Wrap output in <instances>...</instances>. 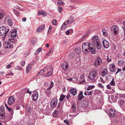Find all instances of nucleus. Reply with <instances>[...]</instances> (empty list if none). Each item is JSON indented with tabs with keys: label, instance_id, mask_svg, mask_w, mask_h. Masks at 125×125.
<instances>
[{
	"label": "nucleus",
	"instance_id": "nucleus-1",
	"mask_svg": "<svg viewBox=\"0 0 125 125\" xmlns=\"http://www.w3.org/2000/svg\"><path fill=\"white\" fill-rule=\"evenodd\" d=\"M92 42L96 46L98 50H100L101 48V45L100 44L98 37L97 36H94L92 38Z\"/></svg>",
	"mask_w": 125,
	"mask_h": 125
},
{
	"label": "nucleus",
	"instance_id": "nucleus-2",
	"mask_svg": "<svg viewBox=\"0 0 125 125\" xmlns=\"http://www.w3.org/2000/svg\"><path fill=\"white\" fill-rule=\"evenodd\" d=\"M88 42H86L83 43L82 45V51L84 54H85L89 53V52L88 49L89 50Z\"/></svg>",
	"mask_w": 125,
	"mask_h": 125
},
{
	"label": "nucleus",
	"instance_id": "nucleus-3",
	"mask_svg": "<svg viewBox=\"0 0 125 125\" xmlns=\"http://www.w3.org/2000/svg\"><path fill=\"white\" fill-rule=\"evenodd\" d=\"M9 29H7V30L6 28L4 26H2L0 27V36L4 35L5 37L9 31Z\"/></svg>",
	"mask_w": 125,
	"mask_h": 125
},
{
	"label": "nucleus",
	"instance_id": "nucleus-4",
	"mask_svg": "<svg viewBox=\"0 0 125 125\" xmlns=\"http://www.w3.org/2000/svg\"><path fill=\"white\" fill-rule=\"evenodd\" d=\"M97 74L98 73L97 71H93L89 73V78L91 80H94L96 78Z\"/></svg>",
	"mask_w": 125,
	"mask_h": 125
},
{
	"label": "nucleus",
	"instance_id": "nucleus-5",
	"mask_svg": "<svg viewBox=\"0 0 125 125\" xmlns=\"http://www.w3.org/2000/svg\"><path fill=\"white\" fill-rule=\"evenodd\" d=\"M89 50L92 54H94L96 52V50L94 45L88 42Z\"/></svg>",
	"mask_w": 125,
	"mask_h": 125
},
{
	"label": "nucleus",
	"instance_id": "nucleus-6",
	"mask_svg": "<svg viewBox=\"0 0 125 125\" xmlns=\"http://www.w3.org/2000/svg\"><path fill=\"white\" fill-rule=\"evenodd\" d=\"M57 104V99L56 98H53L50 102V105L51 108H55Z\"/></svg>",
	"mask_w": 125,
	"mask_h": 125
},
{
	"label": "nucleus",
	"instance_id": "nucleus-7",
	"mask_svg": "<svg viewBox=\"0 0 125 125\" xmlns=\"http://www.w3.org/2000/svg\"><path fill=\"white\" fill-rule=\"evenodd\" d=\"M111 31L115 35L118 34L119 32L118 27L116 25L112 26L111 28Z\"/></svg>",
	"mask_w": 125,
	"mask_h": 125
},
{
	"label": "nucleus",
	"instance_id": "nucleus-8",
	"mask_svg": "<svg viewBox=\"0 0 125 125\" xmlns=\"http://www.w3.org/2000/svg\"><path fill=\"white\" fill-rule=\"evenodd\" d=\"M17 30L15 29L11 30L9 34V37H15L17 35Z\"/></svg>",
	"mask_w": 125,
	"mask_h": 125
},
{
	"label": "nucleus",
	"instance_id": "nucleus-9",
	"mask_svg": "<svg viewBox=\"0 0 125 125\" xmlns=\"http://www.w3.org/2000/svg\"><path fill=\"white\" fill-rule=\"evenodd\" d=\"M32 99L33 100L35 101H36L38 97V92L34 91L32 95Z\"/></svg>",
	"mask_w": 125,
	"mask_h": 125
},
{
	"label": "nucleus",
	"instance_id": "nucleus-10",
	"mask_svg": "<svg viewBox=\"0 0 125 125\" xmlns=\"http://www.w3.org/2000/svg\"><path fill=\"white\" fill-rule=\"evenodd\" d=\"M116 112L114 109H111L109 112V115L112 117H114L116 116Z\"/></svg>",
	"mask_w": 125,
	"mask_h": 125
},
{
	"label": "nucleus",
	"instance_id": "nucleus-11",
	"mask_svg": "<svg viewBox=\"0 0 125 125\" xmlns=\"http://www.w3.org/2000/svg\"><path fill=\"white\" fill-rule=\"evenodd\" d=\"M97 59L94 64V65L96 67H97L99 66L101 64L102 62L101 59L99 57L97 58Z\"/></svg>",
	"mask_w": 125,
	"mask_h": 125
},
{
	"label": "nucleus",
	"instance_id": "nucleus-12",
	"mask_svg": "<svg viewBox=\"0 0 125 125\" xmlns=\"http://www.w3.org/2000/svg\"><path fill=\"white\" fill-rule=\"evenodd\" d=\"M53 83L52 82H51L49 87L47 89V90H46L45 92V93L46 94L49 95H50L51 94V92L50 90V89L52 88V87L53 86Z\"/></svg>",
	"mask_w": 125,
	"mask_h": 125
},
{
	"label": "nucleus",
	"instance_id": "nucleus-13",
	"mask_svg": "<svg viewBox=\"0 0 125 125\" xmlns=\"http://www.w3.org/2000/svg\"><path fill=\"white\" fill-rule=\"evenodd\" d=\"M61 67L63 70H67L68 68V63L66 62H65L64 63H63L61 65Z\"/></svg>",
	"mask_w": 125,
	"mask_h": 125
},
{
	"label": "nucleus",
	"instance_id": "nucleus-14",
	"mask_svg": "<svg viewBox=\"0 0 125 125\" xmlns=\"http://www.w3.org/2000/svg\"><path fill=\"white\" fill-rule=\"evenodd\" d=\"M109 69L110 71L111 72H113L116 71L115 66L113 63L111 64L110 65Z\"/></svg>",
	"mask_w": 125,
	"mask_h": 125
},
{
	"label": "nucleus",
	"instance_id": "nucleus-15",
	"mask_svg": "<svg viewBox=\"0 0 125 125\" xmlns=\"http://www.w3.org/2000/svg\"><path fill=\"white\" fill-rule=\"evenodd\" d=\"M70 93L73 96L77 94V92L76 89L73 88L69 90Z\"/></svg>",
	"mask_w": 125,
	"mask_h": 125
},
{
	"label": "nucleus",
	"instance_id": "nucleus-16",
	"mask_svg": "<svg viewBox=\"0 0 125 125\" xmlns=\"http://www.w3.org/2000/svg\"><path fill=\"white\" fill-rule=\"evenodd\" d=\"M103 44L104 47L105 48H107L109 46L108 42L106 40H104L103 41Z\"/></svg>",
	"mask_w": 125,
	"mask_h": 125
},
{
	"label": "nucleus",
	"instance_id": "nucleus-17",
	"mask_svg": "<svg viewBox=\"0 0 125 125\" xmlns=\"http://www.w3.org/2000/svg\"><path fill=\"white\" fill-rule=\"evenodd\" d=\"M14 98L12 96L10 97L8 99V104L10 105H11L14 102Z\"/></svg>",
	"mask_w": 125,
	"mask_h": 125
},
{
	"label": "nucleus",
	"instance_id": "nucleus-18",
	"mask_svg": "<svg viewBox=\"0 0 125 125\" xmlns=\"http://www.w3.org/2000/svg\"><path fill=\"white\" fill-rule=\"evenodd\" d=\"M4 46H5L6 48H12L13 47V45L11 43L7 42L5 44Z\"/></svg>",
	"mask_w": 125,
	"mask_h": 125
},
{
	"label": "nucleus",
	"instance_id": "nucleus-19",
	"mask_svg": "<svg viewBox=\"0 0 125 125\" xmlns=\"http://www.w3.org/2000/svg\"><path fill=\"white\" fill-rule=\"evenodd\" d=\"M84 97V96L83 95V92L82 91H80L79 94H78V98L79 100H81Z\"/></svg>",
	"mask_w": 125,
	"mask_h": 125
},
{
	"label": "nucleus",
	"instance_id": "nucleus-20",
	"mask_svg": "<svg viewBox=\"0 0 125 125\" xmlns=\"http://www.w3.org/2000/svg\"><path fill=\"white\" fill-rule=\"evenodd\" d=\"M45 26L44 25L41 26L38 28L37 30V31L38 32H40L43 30Z\"/></svg>",
	"mask_w": 125,
	"mask_h": 125
},
{
	"label": "nucleus",
	"instance_id": "nucleus-21",
	"mask_svg": "<svg viewBox=\"0 0 125 125\" xmlns=\"http://www.w3.org/2000/svg\"><path fill=\"white\" fill-rule=\"evenodd\" d=\"M68 24L67 22H64L62 25L61 27V30H64L67 28V25Z\"/></svg>",
	"mask_w": 125,
	"mask_h": 125
},
{
	"label": "nucleus",
	"instance_id": "nucleus-22",
	"mask_svg": "<svg viewBox=\"0 0 125 125\" xmlns=\"http://www.w3.org/2000/svg\"><path fill=\"white\" fill-rule=\"evenodd\" d=\"M103 35L105 37H107L108 36V33L106 30L104 28H103L102 29Z\"/></svg>",
	"mask_w": 125,
	"mask_h": 125
},
{
	"label": "nucleus",
	"instance_id": "nucleus-23",
	"mask_svg": "<svg viewBox=\"0 0 125 125\" xmlns=\"http://www.w3.org/2000/svg\"><path fill=\"white\" fill-rule=\"evenodd\" d=\"M108 73V71L107 69L105 68H104L103 70L102 73V76H104Z\"/></svg>",
	"mask_w": 125,
	"mask_h": 125
},
{
	"label": "nucleus",
	"instance_id": "nucleus-24",
	"mask_svg": "<svg viewBox=\"0 0 125 125\" xmlns=\"http://www.w3.org/2000/svg\"><path fill=\"white\" fill-rule=\"evenodd\" d=\"M53 117H58L59 115L58 110H55L53 114Z\"/></svg>",
	"mask_w": 125,
	"mask_h": 125
},
{
	"label": "nucleus",
	"instance_id": "nucleus-25",
	"mask_svg": "<svg viewBox=\"0 0 125 125\" xmlns=\"http://www.w3.org/2000/svg\"><path fill=\"white\" fill-rule=\"evenodd\" d=\"M38 15H42L43 16H46L47 15V13L45 11H39L38 13Z\"/></svg>",
	"mask_w": 125,
	"mask_h": 125
},
{
	"label": "nucleus",
	"instance_id": "nucleus-26",
	"mask_svg": "<svg viewBox=\"0 0 125 125\" xmlns=\"http://www.w3.org/2000/svg\"><path fill=\"white\" fill-rule=\"evenodd\" d=\"M73 21V17H71L68 19L67 21H66V22H67L68 24V23L70 24L72 23Z\"/></svg>",
	"mask_w": 125,
	"mask_h": 125
},
{
	"label": "nucleus",
	"instance_id": "nucleus-27",
	"mask_svg": "<svg viewBox=\"0 0 125 125\" xmlns=\"http://www.w3.org/2000/svg\"><path fill=\"white\" fill-rule=\"evenodd\" d=\"M93 90L90 92L85 91L84 93V95L86 96L91 95L93 93Z\"/></svg>",
	"mask_w": 125,
	"mask_h": 125
},
{
	"label": "nucleus",
	"instance_id": "nucleus-28",
	"mask_svg": "<svg viewBox=\"0 0 125 125\" xmlns=\"http://www.w3.org/2000/svg\"><path fill=\"white\" fill-rule=\"evenodd\" d=\"M89 33V31H87L83 35V36L81 38L82 40H84L88 35Z\"/></svg>",
	"mask_w": 125,
	"mask_h": 125
},
{
	"label": "nucleus",
	"instance_id": "nucleus-29",
	"mask_svg": "<svg viewBox=\"0 0 125 125\" xmlns=\"http://www.w3.org/2000/svg\"><path fill=\"white\" fill-rule=\"evenodd\" d=\"M118 64L120 66H123L125 64V62L123 60H120L118 62Z\"/></svg>",
	"mask_w": 125,
	"mask_h": 125
},
{
	"label": "nucleus",
	"instance_id": "nucleus-30",
	"mask_svg": "<svg viewBox=\"0 0 125 125\" xmlns=\"http://www.w3.org/2000/svg\"><path fill=\"white\" fill-rule=\"evenodd\" d=\"M76 105L73 104H72L71 107V110L73 112H75L76 110Z\"/></svg>",
	"mask_w": 125,
	"mask_h": 125
},
{
	"label": "nucleus",
	"instance_id": "nucleus-31",
	"mask_svg": "<svg viewBox=\"0 0 125 125\" xmlns=\"http://www.w3.org/2000/svg\"><path fill=\"white\" fill-rule=\"evenodd\" d=\"M31 69V65L28 64L26 67V71L27 73H28Z\"/></svg>",
	"mask_w": 125,
	"mask_h": 125
},
{
	"label": "nucleus",
	"instance_id": "nucleus-32",
	"mask_svg": "<svg viewBox=\"0 0 125 125\" xmlns=\"http://www.w3.org/2000/svg\"><path fill=\"white\" fill-rule=\"evenodd\" d=\"M2 113H5L4 107L3 106L0 107V113L2 114Z\"/></svg>",
	"mask_w": 125,
	"mask_h": 125
},
{
	"label": "nucleus",
	"instance_id": "nucleus-33",
	"mask_svg": "<svg viewBox=\"0 0 125 125\" xmlns=\"http://www.w3.org/2000/svg\"><path fill=\"white\" fill-rule=\"evenodd\" d=\"M8 41L12 43H15L17 42V40L14 38L12 39H9L8 40Z\"/></svg>",
	"mask_w": 125,
	"mask_h": 125
},
{
	"label": "nucleus",
	"instance_id": "nucleus-34",
	"mask_svg": "<svg viewBox=\"0 0 125 125\" xmlns=\"http://www.w3.org/2000/svg\"><path fill=\"white\" fill-rule=\"evenodd\" d=\"M50 68L51 69H52V70H50V71H49V72H48V75H49V76L51 75L52 73L53 72V67L52 66H50Z\"/></svg>",
	"mask_w": 125,
	"mask_h": 125
},
{
	"label": "nucleus",
	"instance_id": "nucleus-35",
	"mask_svg": "<svg viewBox=\"0 0 125 125\" xmlns=\"http://www.w3.org/2000/svg\"><path fill=\"white\" fill-rule=\"evenodd\" d=\"M65 97V96L62 94L60 95V98L59 99V100L60 101H62Z\"/></svg>",
	"mask_w": 125,
	"mask_h": 125
},
{
	"label": "nucleus",
	"instance_id": "nucleus-36",
	"mask_svg": "<svg viewBox=\"0 0 125 125\" xmlns=\"http://www.w3.org/2000/svg\"><path fill=\"white\" fill-rule=\"evenodd\" d=\"M119 103L120 106H121L123 105L124 103V100L121 99L119 101Z\"/></svg>",
	"mask_w": 125,
	"mask_h": 125
},
{
	"label": "nucleus",
	"instance_id": "nucleus-37",
	"mask_svg": "<svg viewBox=\"0 0 125 125\" xmlns=\"http://www.w3.org/2000/svg\"><path fill=\"white\" fill-rule=\"evenodd\" d=\"M110 84L111 86H114L115 85V83L114 81V79L113 78L111 81L110 82Z\"/></svg>",
	"mask_w": 125,
	"mask_h": 125
},
{
	"label": "nucleus",
	"instance_id": "nucleus-38",
	"mask_svg": "<svg viewBox=\"0 0 125 125\" xmlns=\"http://www.w3.org/2000/svg\"><path fill=\"white\" fill-rule=\"evenodd\" d=\"M14 13L17 16H19L20 14L19 11L15 10H14Z\"/></svg>",
	"mask_w": 125,
	"mask_h": 125
},
{
	"label": "nucleus",
	"instance_id": "nucleus-39",
	"mask_svg": "<svg viewBox=\"0 0 125 125\" xmlns=\"http://www.w3.org/2000/svg\"><path fill=\"white\" fill-rule=\"evenodd\" d=\"M12 117V115L11 114H9L7 115V118L9 120H10L11 119Z\"/></svg>",
	"mask_w": 125,
	"mask_h": 125
},
{
	"label": "nucleus",
	"instance_id": "nucleus-40",
	"mask_svg": "<svg viewBox=\"0 0 125 125\" xmlns=\"http://www.w3.org/2000/svg\"><path fill=\"white\" fill-rule=\"evenodd\" d=\"M95 86L94 85H93L91 86H89L87 88V90H90L94 88L95 87Z\"/></svg>",
	"mask_w": 125,
	"mask_h": 125
},
{
	"label": "nucleus",
	"instance_id": "nucleus-41",
	"mask_svg": "<svg viewBox=\"0 0 125 125\" xmlns=\"http://www.w3.org/2000/svg\"><path fill=\"white\" fill-rule=\"evenodd\" d=\"M57 4L59 5H62L64 4V2L61 0H59L58 1L57 3Z\"/></svg>",
	"mask_w": 125,
	"mask_h": 125
},
{
	"label": "nucleus",
	"instance_id": "nucleus-42",
	"mask_svg": "<svg viewBox=\"0 0 125 125\" xmlns=\"http://www.w3.org/2000/svg\"><path fill=\"white\" fill-rule=\"evenodd\" d=\"M7 23H8L9 25L10 26H11L12 25V21L10 19H9L7 21Z\"/></svg>",
	"mask_w": 125,
	"mask_h": 125
},
{
	"label": "nucleus",
	"instance_id": "nucleus-43",
	"mask_svg": "<svg viewBox=\"0 0 125 125\" xmlns=\"http://www.w3.org/2000/svg\"><path fill=\"white\" fill-rule=\"evenodd\" d=\"M5 117V113L2 114L0 113V119H3Z\"/></svg>",
	"mask_w": 125,
	"mask_h": 125
},
{
	"label": "nucleus",
	"instance_id": "nucleus-44",
	"mask_svg": "<svg viewBox=\"0 0 125 125\" xmlns=\"http://www.w3.org/2000/svg\"><path fill=\"white\" fill-rule=\"evenodd\" d=\"M37 41V39L36 38H33L31 40V42L33 44H35Z\"/></svg>",
	"mask_w": 125,
	"mask_h": 125
},
{
	"label": "nucleus",
	"instance_id": "nucleus-45",
	"mask_svg": "<svg viewBox=\"0 0 125 125\" xmlns=\"http://www.w3.org/2000/svg\"><path fill=\"white\" fill-rule=\"evenodd\" d=\"M44 72L42 70H40L38 73L37 75L38 76H39V74L40 75H41L43 74Z\"/></svg>",
	"mask_w": 125,
	"mask_h": 125
},
{
	"label": "nucleus",
	"instance_id": "nucleus-46",
	"mask_svg": "<svg viewBox=\"0 0 125 125\" xmlns=\"http://www.w3.org/2000/svg\"><path fill=\"white\" fill-rule=\"evenodd\" d=\"M14 74V73L11 71L8 74H6V75L7 76L13 75Z\"/></svg>",
	"mask_w": 125,
	"mask_h": 125
},
{
	"label": "nucleus",
	"instance_id": "nucleus-47",
	"mask_svg": "<svg viewBox=\"0 0 125 125\" xmlns=\"http://www.w3.org/2000/svg\"><path fill=\"white\" fill-rule=\"evenodd\" d=\"M5 16L4 14L3 13H0V19H1Z\"/></svg>",
	"mask_w": 125,
	"mask_h": 125
},
{
	"label": "nucleus",
	"instance_id": "nucleus-48",
	"mask_svg": "<svg viewBox=\"0 0 125 125\" xmlns=\"http://www.w3.org/2000/svg\"><path fill=\"white\" fill-rule=\"evenodd\" d=\"M84 104L85 106L86 107L88 106V104H89L88 102L87 101H84Z\"/></svg>",
	"mask_w": 125,
	"mask_h": 125
},
{
	"label": "nucleus",
	"instance_id": "nucleus-49",
	"mask_svg": "<svg viewBox=\"0 0 125 125\" xmlns=\"http://www.w3.org/2000/svg\"><path fill=\"white\" fill-rule=\"evenodd\" d=\"M98 86L99 87H100V88H102L103 90H104V88L103 87V86L101 84L99 83H98Z\"/></svg>",
	"mask_w": 125,
	"mask_h": 125
},
{
	"label": "nucleus",
	"instance_id": "nucleus-50",
	"mask_svg": "<svg viewBox=\"0 0 125 125\" xmlns=\"http://www.w3.org/2000/svg\"><path fill=\"white\" fill-rule=\"evenodd\" d=\"M58 12L60 13L61 12L62 10V8L60 7H58Z\"/></svg>",
	"mask_w": 125,
	"mask_h": 125
},
{
	"label": "nucleus",
	"instance_id": "nucleus-51",
	"mask_svg": "<svg viewBox=\"0 0 125 125\" xmlns=\"http://www.w3.org/2000/svg\"><path fill=\"white\" fill-rule=\"evenodd\" d=\"M42 50V48L41 47H40L38 48V50L36 51V54H37L39 52L41 51Z\"/></svg>",
	"mask_w": 125,
	"mask_h": 125
},
{
	"label": "nucleus",
	"instance_id": "nucleus-52",
	"mask_svg": "<svg viewBox=\"0 0 125 125\" xmlns=\"http://www.w3.org/2000/svg\"><path fill=\"white\" fill-rule=\"evenodd\" d=\"M62 107H61L60 108H57V110L59 111L60 112H62Z\"/></svg>",
	"mask_w": 125,
	"mask_h": 125
},
{
	"label": "nucleus",
	"instance_id": "nucleus-53",
	"mask_svg": "<svg viewBox=\"0 0 125 125\" xmlns=\"http://www.w3.org/2000/svg\"><path fill=\"white\" fill-rule=\"evenodd\" d=\"M52 24L55 25L56 24V21L55 20H53L52 22Z\"/></svg>",
	"mask_w": 125,
	"mask_h": 125
},
{
	"label": "nucleus",
	"instance_id": "nucleus-54",
	"mask_svg": "<svg viewBox=\"0 0 125 125\" xmlns=\"http://www.w3.org/2000/svg\"><path fill=\"white\" fill-rule=\"evenodd\" d=\"M15 68L16 69L21 70L22 69V68L20 66H17L15 67Z\"/></svg>",
	"mask_w": 125,
	"mask_h": 125
},
{
	"label": "nucleus",
	"instance_id": "nucleus-55",
	"mask_svg": "<svg viewBox=\"0 0 125 125\" xmlns=\"http://www.w3.org/2000/svg\"><path fill=\"white\" fill-rule=\"evenodd\" d=\"M26 91H27V92H26V93H29L30 95H31L32 92L31 91H29V90L28 89H26Z\"/></svg>",
	"mask_w": 125,
	"mask_h": 125
},
{
	"label": "nucleus",
	"instance_id": "nucleus-56",
	"mask_svg": "<svg viewBox=\"0 0 125 125\" xmlns=\"http://www.w3.org/2000/svg\"><path fill=\"white\" fill-rule=\"evenodd\" d=\"M27 112H29V113L30 114L31 112V110L30 108L29 107H28L27 108Z\"/></svg>",
	"mask_w": 125,
	"mask_h": 125
},
{
	"label": "nucleus",
	"instance_id": "nucleus-57",
	"mask_svg": "<svg viewBox=\"0 0 125 125\" xmlns=\"http://www.w3.org/2000/svg\"><path fill=\"white\" fill-rule=\"evenodd\" d=\"M71 30H72L70 29V30H68L66 32V34L67 35H69L70 33V31Z\"/></svg>",
	"mask_w": 125,
	"mask_h": 125
},
{
	"label": "nucleus",
	"instance_id": "nucleus-58",
	"mask_svg": "<svg viewBox=\"0 0 125 125\" xmlns=\"http://www.w3.org/2000/svg\"><path fill=\"white\" fill-rule=\"evenodd\" d=\"M25 64V62L24 61H22L21 62V64L22 66L24 65Z\"/></svg>",
	"mask_w": 125,
	"mask_h": 125
},
{
	"label": "nucleus",
	"instance_id": "nucleus-59",
	"mask_svg": "<svg viewBox=\"0 0 125 125\" xmlns=\"http://www.w3.org/2000/svg\"><path fill=\"white\" fill-rule=\"evenodd\" d=\"M61 107H62V105L60 103H59L58 104L57 108H60Z\"/></svg>",
	"mask_w": 125,
	"mask_h": 125
},
{
	"label": "nucleus",
	"instance_id": "nucleus-60",
	"mask_svg": "<svg viewBox=\"0 0 125 125\" xmlns=\"http://www.w3.org/2000/svg\"><path fill=\"white\" fill-rule=\"evenodd\" d=\"M121 69H119L118 68H117V71L115 73V74H117L120 71H121Z\"/></svg>",
	"mask_w": 125,
	"mask_h": 125
},
{
	"label": "nucleus",
	"instance_id": "nucleus-61",
	"mask_svg": "<svg viewBox=\"0 0 125 125\" xmlns=\"http://www.w3.org/2000/svg\"><path fill=\"white\" fill-rule=\"evenodd\" d=\"M122 28L124 30L125 29V21L123 23V26H122Z\"/></svg>",
	"mask_w": 125,
	"mask_h": 125
},
{
	"label": "nucleus",
	"instance_id": "nucleus-62",
	"mask_svg": "<svg viewBox=\"0 0 125 125\" xmlns=\"http://www.w3.org/2000/svg\"><path fill=\"white\" fill-rule=\"evenodd\" d=\"M107 88L108 89H111V87L110 86V85L108 84L106 86Z\"/></svg>",
	"mask_w": 125,
	"mask_h": 125
},
{
	"label": "nucleus",
	"instance_id": "nucleus-63",
	"mask_svg": "<svg viewBox=\"0 0 125 125\" xmlns=\"http://www.w3.org/2000/svg\"><path fill=\"white\" fill-rule=\"evenodd\" d=\"M111 59L109 58L108 57V56L107 57V62H109L110 61H111Z\"/></svg>",
	"mask_w": 125,
	"mask_h": 125
},
{
	"label": "nucleus",
	"instance_id": "nucleus-64",
	"mask_svg": "<svg viewBox=\"0 0 125 125\" xmlns=\"http://www.w3.org/2000/svg\"><path fill=\"white\" fill-rule=\"evenodd\" d=\"M11 66L9 64H8L7 65L6 67V68L9 69L11 67Z\"/></svg>",
	"mask_w": 125,
	"mask_h": 125
}]
</instances>
